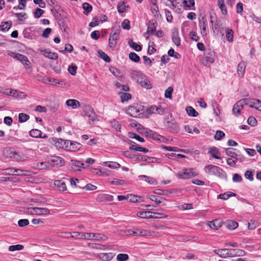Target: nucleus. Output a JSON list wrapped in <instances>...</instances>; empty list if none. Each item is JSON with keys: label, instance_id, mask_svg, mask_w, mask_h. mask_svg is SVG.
Here are the masks:
<instances>
[{"label": "nucleus", "instance_id": "1", "mask_svg": "<svg viewBox=\"0 0 261 261\" xmlns=\"http://www.w3.org/2000/svg\"><path fill=\"white\" fill-rule=\"evenodd\" d=\"M137 216L141 218H161L166 217L167 216L163 213H152L149 211H140L137 213Z\"/></svg>", "mask_w": 261, "mask_h": 261}, {"label": "nucleus", "instance_id": "2", "mask_svg": "<svg viewBox=\"0 0 261 261\" xmlns=\"http://www.w3.org/2000/svg\"><path fill=\"white\" fill-rule=\"evenodd\" d=\"M83 237L84 239L96 241H105L108 239L107 236L99 233L85 232Z\"/></svg>", "mask_w": 261, "mask_h": 261}, {"label": "nucleus", "instance_id": "3", "mask_svg": "<svg viewBox=\"0 0 261 261\" xmlns=\"http://www.w3.org/2000/svg\"><path fill=\"white\" fill-rule=\"evenodd\" d=\"M197 173L193 168H185L177 173V176L181 179H189L197 175Z\"/></svg>", "mask_w": 261, "mask_h": 261}, {"label": "nucleus", "instance_id": "4", "mask_svg": "<svg viewBox=\"0 0 261 261\" xmlns=\"http://www.w3.org/2000/svg\"><path fill=\"white\" fill-rule=\"evenodd\" d=\"M113 33L110 34L109 39V46L111 48H114L117 44V40L119 37L120 29L119 28L114 30L113 29Z\"/></svg>", "mask_w": 261, "mask_h": 261}, {"label": "nucleus", "instance_id": "5", "mask_svg": "<svg viewBox=\"0 0 261 261\" xmlns=\"http://www.w3.org/2000/svg\"><path fill=\"white\" fill-rule=\"evenodd\" d=\"M28 213L31 215H46L50 214V210L45 207H30Z\"/></svg>", "mask_w": 261, "mask_h": 261}, {"label": "nucleus", "instance_id": "6", "mask_svg": "<svg viewBox=\"0 0 261 261\" xmlns=\"http://www.w3.org/2000/svg\"><path fill=\"white\" fill-rule=\"evenodd\" d=\"M243 100L244 105L261 111V101L259 99L244 98Z\"/></svg>", "mask_w": 261, "mask_h": 261}, {"label": "nucleus", "instance_id": "7", "mask_svg": "<svg viewBox=\"0 0 261 261\" xmlns=\"http://www.w3.org/2000/svg\"><path fill=\"white\" fill-rule=\"evenodd\" d=\"M8 55L12 58L16 59L17 60L20 61L25 66H28L30 64V61H29L28 58L24 55L12 51H8Z\"/></svg>", "mask_w": 261, "mask_h": 261}, {"label": "nucleus", "instance_id": "8", "mask_svg": "<svg viewBox=\"0 0 261 261\" xmlns=\"http://www.w3.org/2000/svg\"><path fill=\"white\" fill-rule=\"evenodd\" d=\"M83 111L85 115L89 118V121L94 122L97 118L93 109L90 105H85L83 107Z\"/></svg>", "mask_w": 261, "mask_h": 261}, {"label": "nucleus", "instance_id": "9", "mask_svg": "<svg viewBox=\"0 0 261 261\" xmlns=\"http://www.w3.org/2000/svg\"><path fill=\"white\" fill-rule=\"evenodd\" d=\"M199 25L202 36H206L208 32V29L207 27V21L205 16H202L201 18H199Z\"/></svg>", "mask_w": 261, "mask_h": 261}, {"label": "nucleus", "instance_id": "10", "mask_svg": "<svg viewBox=\"0 0 261 261\" xmlns=\"http://www.w3.org/2000/svg\"><path fill=\"white\" fill-rule=\"evenodd\" d=\"M204 170L205 172L211 175H215L217 176L220 175L221 171L222 170L218 166L208 165L205 167Z\"/></svg>", "mask_w": 261, "mask_h": 261}, {"label": "nucleus", "instance_id": "11", "mask_svg": "<svg viewBox=\"0 0 261 261\" xmlns=\"http://www.w3.org/2000/svg\"><path fill=\"white\" fill-rule=\"evenodd\" d=\"M141 111L136 107L129 106L126 109V112L128 115L132 117H141L142 115Z\"/></svg>", "mask_w": 261, "mask_h": 261}, {"label": "nucleus", "instance_id": "12", "mask_svg": "<svg viewBox=\"0 0 261 261\" xmlns=\"http://www.w3.org/2000/svg\"><path fill=\"white\" fill-rule=\"evenodd\" d=\"M167 127L170 129V130L174 133H177L179 131V127L177 122L174 119H171L170 120H168L166 122Z\"/></svg>", "mask_w": 261, "mask_h": 261}, {"label": "nucleus", "instance_id": "13", "mask_svg": "<svg viewBox=\"0 0 261 261\" xmlns=\"http://www.w3.org/2000/svg\"><path fill=\"white\" fill-rule=\"evenodd\" d=\"M48 162L52 166H62L64 164V161L61 157L52 156L48 159Z\"/></svg>", "mask_w": 261, "mask_h": 261}, {"label": "nucleus", "instance_id": "14", "mask_svg": "<svg viewBox=\"0 0 261 261\" xmlns=\"http://www.w3.org/2000/svg\"><path fill=\"white\" fill-rule=\"evenodd\" d=\"M136 160L138 161H143L145 162H147L148 163H160V160L155 158L153 157H148L146 155H139L137 154V156H136Z\"/></svg>", "mask_w": 261, "mask_h": 261}, {"label": "nucleus", "instance_id": "15", "mask_svg": "<svg viewBox=\"0 0 261 261\" xmlns=\"http://www.w3.org/2000/svg\"><path fill=\"white\" fill-rule=\"evenodd\" d=\"M67 149L71 151H76L82 147V145L77 142L68 140L67 142Z\"/></svg>", "mask_w": 261, "mask_h": 261}, {"label": "nucleus", "instance_id": "16", "mask_svg": "<svg viewBox=\"0 0 261 261\" xmlns=\"http://www.w3.org/2000/svg\"><path fill=\"white\" fill-rule=\"evenodd\" d=\"M114 197L107 194H99L96 197V200L99 202H107L113 201Z\"/></svg>", "mask_w": 261, "mask_h": 261}, {"label": "nucleus", "instance_id": "17", "mask_svg": "<svg viewBox=\"0 0 261 261\" xmlns=\"http://www.w3.org/2000/svg\"><path fill=\"white\" fill-rule=\"evenodd\" d=\"M202 63L205 65L212 64L214 62V53L213 51L210 50L202 59Z\"/></svg>", "mask_w": 261, "mask_h": 261}, {"label": "nucleus", "instance_id": "18", "mask_svg": "<svg viewBox=\"0 0 261 261\" xmlns=\"http://www.w3.org/2000/svg\"><path fill=\"white\" fill-rule=\"evenodd\" d=\"M214 251L215 254H217L222 258L231 257L230 249H217L215 250Z\"/></svg>", "mask_w": 261, "mask_h": 261}, {"label": "nucleus", "instance_id": "19", "mask_svg": "<svg viewBox=\"0 0 261 261\" xmlns=\"http://www.w3.org/2000/svg\"><path fill=\"white\" fill-rule=\"evenodd\" d=\"M245 105L244 103V101L243 99L240 100L238 102H237L232 109V113L233 114L238 115H240L241 113V111L243 108V106Z\"/></svg>", "mask_w": 261, "mask_h": 261}, {"label": "nucleus", "instance_id": "20", "mask_svg": "<svg viewBox=\"0 0 261 261\" xmlns=\"http://www.w3.org/2000/svg\"><path fill=\"white\" fill-rule=\"evenodd\" d=\"M68 140H65L63 139H53L52 143L54 144L56 147L60 148H65L67 149V142Z\"/></svg>", "mask_w": 261, "mask_h": 261}, {"label": "nucleus", "instance_id": "21", "mask_svg": "<svg viewBox=\"0 0 261 261\" xmlns=\"http://www.w3.org/2000/svg\"><path fill=\"white\" fill-rule=\"evenodd\" d=\"M41 53L45 57L51 60H56L58 58V55L57 53L51 52L49 49L41 50Z\"/></svg>", "mask_w": 261, "mask_h": 261}, {"label": "nucleus", "instance_id": "22", "mask_svg": "<svg viewBox=\"0 0 261 261\" xmlns=\"http://www.w3.org/2000/svg\"><path fill=\"white\" fill-rule=\"evenodd\" d=\"M158 23L155 21H151L149 22V25L147 28V32L146 34L153 35L155 32L156 28Z\"/></svg>", "mask_w": 261, "mask_h": 261}, {"label": "nucleus", "instance_id": "23", "mask_svg": "<svg viewBox=\"0 0 261 261\" xmlns=\"http://www.w3.org/2000/svg\"><path fill=\"white\" fill-rule=\"evenodd\" d=\"M54 185L60 191H65L67 190L65 182L61 180H55L54 181Z\"/></svg>", "mask_w": 261, "mask_h": 261}, {"label": "nucleus", "instance_id": "24", "mask_svg": "<svg viewBox=\"0 0 261 261\" xmlns=\"http://www.w3.org/2000/svg\"><path fill=\"white\" fill-rule=\"evenodd\" d=\"M246 67V63L245 62H241L239 63L237 72L240 77H242L244 76Z\"/></svg>", "mask_w": 261, "mask_h": 261}, {"label": "nucleus", "instance_id": "25", "mask_svg": "<svg viewBox=\"0 0 261 261\" xmlns=\"http://www.w3.org/2000/svg\"><path fill=\"white\" fill-rule=\"evenodd\" d=\"M66 105L68 107H71L73 109L80 107V102L78 100L73 99H68L66 101Z\"/></svg>", "mask_w": 261, "mask_h": 261}, {"label": "nucleus", "instance_id": "26", "mask_svg": "<svg viewBox=\"0 0 261 261\" xmlns=\"http://www.w3.org/2000/svg\"><path fill=\"white\" fill-rule=\"evenodd\" d=\"M222 222L220 219H215L211 221L208 223V225L212 229H218L221 226Z\"/></svg>", "mask_w": 261, "mask_h": 261}, {"label": "nucleus", "instance_id": "27", "mask_svg": "<svg viewBox=\"0 0 261 261\" xmlns=\"http://www.w3.org/2000/svg\"><path fill=\"white\" fill-rule=\"evenodd\" d=\"M172 39L173 42L177 46H179L180 44V39L177 30H174L172 32Z\"/></svg>", "mask_w": 261, "mask_h": 261}, {"label": "nucleus", "instance_id": "28", "mask_svg": "<svg viewBox=\"0 0 261 261\" xmlns=\"http://www.w3.org/2000/svg\"><path fill=\"white\" fill-rule=\"evenodd\" d=\"M98 257L103 261H109L113 258L114 255L112 253H102L98 255Z\"/></svg>", "mask_w": 261, "mask_h": 261}, {"label": "nucleus", "instance_id": "29", "mask_svg": "<svg viewBox=\"0 0 261 261\" xmlns=\"http://www.w3.org/2000/svg\"><path fill=\"white\" fill-rule=\"evenodd\" d=\"M230 251L231 257L237 256H241L244 255L245 254V252L243 250L240 249H230Z\"/></svg>", "mask_w": 261, "mask_h": 261}, {"label": "nucleus", "instance_id": "30", "mask_svg": "<svg viewBox=\"0 0 261 261\" xmlns=\"http://www.w3.org/2000/svg\"><path fill=\"white\" fill-rule=\"evenodd\" d=\"M138 177L139 178V179L144 180L150 184L153 185L156 183V179L152 177L144 175H139Z\"/></svg>", "mask_w": 261, "mask_h": 261}, {"label": "nucleus", "instance_id": "31", "mask_svg": "<svg viewBox=\"0 0 261 261\" xmlns=\"http://www.w3.org/2000/svg\"><path fill=\"white\" fill-rule=\"evenodd\" d=\"M14 172H15L14 173V175L15 176H29L30 175L31 173V172L30 171L19 169H16Z\"/></svg>", "mask_w": 261, "mask_h": 261}, {"label": "nucleus", "instance_id": "32", "mask_svg": "<svg viewBox=\"0 0 261 261\" xmlns=\"http://www.w3.org/2000/svg\"><path fill=\"white\" fill-rule=\"evenodd\" d=\"M148 234L147 230L143 229H136L134 230L131 231L129 234H133L135 236H145Z\"/></svg>", "mask_w": 261, "mask_h": 261}, {"label": "nucleus", "instance_id": "33", "mask_svg": "<svg viewBox=\"0 0 261 261\" xmlns=\"http://www.w3.org/2000/svg\"><path fill=\"white\" fill-rule=\"evenodd\" d=\"M12 23L11 21L3 22L0 25V30L2 31H7L12 27Z\"/></svg>", "mask_w": 261, "mask_h": 261}, {"label": "nucleus", "instance_id": "34", "mask_svg": "<svg viewBox=\"0 0 261 261\" xmlns=\"http://www.w3.org/2000/svg\"><path fill=\"white\" fill-rule=\"evenodd\" d=\"M34 168L39 170H44L48 167V164L45 162H36L33 164Z\"/></svg>", "mask_w": 261, "mask_h": 261}, {"label": "nucleus", "instance_id": "35", "mask_svg": "<svg viewBox=\"0 0 261 261\" xmlns=\"http://www.w3.org/2000/svg\"><path fill=\"white\" fill-rule=\"evenodd\" d=\"M129 149L131 150H135L137 151L143 152H148V149L146 148L142 147L139 146L138 145H133L129 147Z\"/></svg>", "mask_w": 261, "mask_h": 261}, {"label": "nucleus", "instance_id": "36", "mask_svg": "<svg viewBox=\"0 0 261 261\" xmlns=\"http://www.w3.org/2000/svg\"><path fill=\"white\" fill-rule=\"evenodd\" d=\"M88 246L92 249L97 250H105L107 248V246L98 243H89Z\"/></svg>", "mask_w": 261, "mask_h": 261}, {"label": "nucleus", "instance_id": "37", "mask_svg": "<svg viewBox=\"0 0 261 261\" xmlns=\"http://www.w3.org/2000/svg\"><path fill=\"white\" fill-rule=\"evenodd\" d=\"M128 6L126 5V3L124 1L120 2L117 5V10L119 13H124L126 10V8Z\"/></svg>", "mask_w": 261, "mask_h": 261}, {"label": "nucleus", "instance_id": "38", "mask_svg": "<svg viewBox=\"0 0 261 261\" xmlns=\"http://www.w3.org/2000/svg\"><path fill=\"white\" fill-rule=\"evenodd\" d=\"M128 44L130 47L137 51H140L142 49L141 46L140 45L137 44L136 42H134L132 39L128 40Z\"/></svg>", "mask_w": 261, "mask_h": 261}, {"label": "nucleus", "instance_id": "39", "mask_svg": "<svg viewBox=\"0 0 261 261\" xmlns=\"http://www.w3.org/2000/svg\"><path fill=\"white\" fill-rule=\"evenodd\" d=\"M186 111L189 116L197 117L198 115V113L192 107H187Z\"/></svg>", "mask_w": 261, "mask_h": 261}, {"label": "nucleus", "instance_id": "40", "mask_svg": "<svg viewBox=\"0 0 261 261\" xmlns=\"http://www.w3.org/2000/svg\"><path fill=\"white\" fill-rule=\"evenodd\" d=\"M208 153L212 155V156L216 159H220V157L218 156L217 154H219L218 149L215 147L210 148L209 149Z\"/></svg>", "mask_w": 261, "mask_h": 261}, {"label": "nucleus", "instance_id": "41", "mask_svg": "<svg viewBox=\"0 0 261 261\" xmlns=\"http://www.w3.org/2000/svg\"><path fill=\"white\" fill-rule=\"evenodd\" d=\"M226 226L229 229L233 230L238 227V223L232 220H228L226 223Z\"/></svg>", "mask_w": 261, "mask_h": 261}, {"label": "nucleus", "instance_id": "42", "mask_svg": "<svg viewBox=\"0 0 261 261\" xmlns=\"http://www.w3.org/2000/svg\"><path fill=\"white\" fill-rule=\"evenodd\" d=\"M236 196V194L235 193H234L233 192H227V193H225L224 194H219L218 196V198H220V199H223V200H227L230 197H231V196Z\"/></svg>", "mask_w": 261, "mask_h": 261}, {"label": "nucleus", "instance_id": "43", "mask_svg": "<svg viewBox=\"0 0 261 261\" xmlns=\"http://www.w3.org/2000/svg\"><path fill=\"white\" fill-rule=\"evenodd\" d=\"M42 132L38 129H33L30 132V135L33 138L41 137Z\"/></svg>", "mask_w": 261, "mask_h": 261}, {"label": "nucleus", "instance_id": "44", "mask_svg": "<svg viewBox=\"0 0 261 261\" xmlns=\"http://www.w3.org/2000/svg\"><path fill=\"white\" fill-rule=\"evenodd\" d=\"M83 8L84 10V13L86 15H88L89 12H90L92 10V6L88 3H84L83 4Z\"/></svg>", "mask_w": 261, "mask_h": 261}, {"label": "nucleus", "instance_id": "45", "mask_svg": "<svg viewBox=\"0 0 261 261\" xmlns=\"http://www.w3.org/2000/svg\"><path fill=\"white\" fill-rule=\"evenodd\" d=\"M71 162H73V166L75 167L74 168V170L80 171L81 168H84V164L81 161L71 160Z\"/></svg>", "mask_w": 261, "mask_h": 261}, {"label": "nucleus", "instance_id": "46", "mask_svg": "<svg viewBox=\"0 0 261 261\" xmlns=\"http://www.w3.org/2000/svg\"><path fill=\"white\" fill-rule=\"evenodd\" d=\"M218 5L219 8L221 9V12L223 15L227 14V9L224 5V0H218Z\"/></svg>", "mask_w": 261, "mask_h": 261}, {"label": "nucleus", "instance_id": "47", "mask_svg": "<svg viewBox=\"0 0 261 261\" xmlns=\"http://www.w3.org/2000/svg\"><path fill=\"white\" fill-rule=\"evenodd\" d=\"M15 16L17 18L19 21H22L25 20L28 16L25 13H16L14 14Z\"/></svg>", "mask_w": 261, "mask_h": 261}, {"label": "nucleus", "instance_id": "48", "mask_svg": "<svg viewBox=\"0 0 261 261\" xmlns=\"http://www.w3.org/2000/svg\"><path fill=\"white\" fill-rule=\"evenodd\" d=\"M85 232H73L70 233L71 236V237L75 238L76 239H84V236Z\"/></svg>", "mask_w": 261, "mask_h": 261}, {"label": "nucleus", "instance_id": "49", "mask_svg": "<svg viewBox=\"0 0 261 261\" xmlns=\"http://www.w3.org/2000/svg\"><path fill=\"white\" fill-rule=\"evenodd\" d=\"M151 10L152 13L153 14L155 17H159V7L157 6L156 4L153 3V5L151 7Z\"/></svg>", "mask_w": 261, "mask_h": 261}, {"label": "nucleus", "instance_id": "50", "mask_svg": "<svg viewBox=\"0 0 261 261\" xmlns=\"http://www.w3.org/2000/svg\"><path fill=\"white\" fill-rule=\"evenodd\" d=\"M30 118V116L24 113H20L18 115V120L20 123L27 121Z\"/></svg>", "mask_w": 261, "mask_h": 261}, {"label": "nucleus", "instance_id": "51", "mask_svg": "<svg viewBox=\"0 0 261 261\" xmlns=\"http://www.w3.org/2000/svg\"><path fill=\"white\" fill-rule=\"evenodd\" d=\"M128 137L130 138L135 139L139 142H144V139L141 137L140 136L137 135V134L134 133H129Z\"/></svg>", "mask_w": 261, "mask_h": 261}, {"label": "nucleus", "instance_id": "52", "mask_svg": "<svg viewBox=\"0 0 261 261\" xmlns=\"http://www.w3.org/2000/svg\"><path fill=\"white\" fill-rule=\"evenodd\" d=\"M140 85L142 87L145 88L147 89H149L152 88L151 84L150 81L146 77L144 79V80L143 81V82H142L140 84Z\"/></svg>", "mask_w": 261, "mask_h": 261}, {"label": "nucleus", "instance_id": "53", "mask_svg": "<svg viewBox=\"0 0 261 261\" xmlns=\"http://www.w3.org/2000/svg\"><path fill=\"white\" fill-rule=\"evenodd\" d=\"M103 164L106 166L112 169H117L120 167V165L117 162H112L111 164H110L108 162H106Z\"/></svg>", "mask_w": 261, "mask_h": 261}, {"label": "nucleus", "instance_id": "54", "mask_svg": "<svg viewBox=\"0 0 261 261\" xmlns=\"http://www.w3.org/2000/svg\"><path fill=\"white\" fill-rule=\"evenodd\" d=\"M129 58L136 63L139 62L140 60L139 56L135 53H130L129 54Z\"/></svg>", "mask_w": 261, "mask_h": 261}, {"label": "nucleus", "instance_id": "55", "mask_svg": "<svg viewBox=\"0 0 261 261\" xmlns=\"http://www.w3.org/2000/svg\"><path fill=\"white\" fill-rule=\"evenodd\" d=\"M128 255L127 254L120 253L117 255L116 258L118 261H126L128 259Z\"/></svg>", "mask_w": 261, "mask_h": 261}, {"label": "nucleus", "instance_id": "56", "mask_svg": "<svg viewBox=\"0 0 261 261\" xmlns=\"http://www.w3.org/2000/svg\"><path fill=\"white\" fill-rule=\"evenodd\" d=\"M23 249V246L22 245H11L9 247V250L10 251H14L16 250H21Z\"/></svg>", "mask_w": 261, "mask_h": 261}, {"label": "nucleus", "instance_id": "57", "mask_svg": "<svg viewBox=\"0 0 261 261\" xmlns=\"http://www.w3.org/2000/svg\"><path fill=\"white\" fill-rule=\"evenodd\" d=\"M4 93L7 95H10L14 97H16V95L17 93V90L12 89H6L4 92Z\"/></svg>", "mask_w": 261, "mask_h": 261}, {"label": "nucleus", "instance_id": "58", "mask_svg": "<svg viewBox=\"0 0 261 261\" xmlns=\"http://www.w3.org/2000/svg\"><path fill=\"white\" fill-rule=\"evenodd\" d=\"M99 56L106 62H110L111 61L110 58L102 50L98 51Z\"/></svg>", "mask_w": 261, "mask_h": 261}, {"label": "nucleus", "instance_id": "59", "mask_svg": "<svg viewBox=\"0 0 261 261\" xmlns=\"http://www.w3.org/2000/svg\"><path fill=\"white\" fill-rule=\"evenodd\" d=\"M140 198H141L140 197L138 196L135 195H133V194H130V195L128 196V199L129 200V201L130 202H140Z\"/></svg>", "mask_w": 261, "mask_h": 261}, {"label": "nucleus", "instance_id": "60", "mask_svg": "<svg viewBox=\"0 0 261 261\" xmlns=\"http://www.w3.org/2000/svg\"><path fill=\"white\" fill-rule=\"evenodd\" d=\"M233 149H234L233 148L226 149L225 153L227 155L231 156L232 158L236 159L237 153L233 151Z\"/></svg>", "mask_w": 261, "mask_h": 261}, {"label": "nucleus", "instance_id": "61", "mask_svg": "<svg viewBox=\"0 0 261 261\" xmlns=\"http://www.w3.org/2000/svg\"><path fill=\"white\" fill-rule=\"evenodd\" d=\"M111 126L117 131H120L121 125L118 121L113 120L111 121Z\"/></svg>", "mask_w": 261, "mask_h": 261}, {"label": "nucleus", "instance_id": "62", "mask_svg": "<svg viewBox=\"0 0 261 261\" xmlns=\"http://www.w3.org/2000/svg\"><path fill=\"white\" fill-rule=\"evenodd\" d=\"M226 37L228 41L232 42L233 41V31L232 30H227L226 33Z\"/></svg>", "mask_w": 261, "mask_h": 261}, {"label": "nucleus", "instance_id": "63", "mask_svg": "<svg viewBox=\"0 0 261 261\" xmlns=\"http://www.w3.org/2000/svg\"><path fill=\"white\" fill-rule=\"evenodd\" d=\"M168 54L170 57H173L175 59H179L180 55L178 53L174 51V50L172 48L169 50Z\"/></svg>", "mask_w": 261, "mask_h": 261}, {"label": "nucleus", "instance_id": "64", "mask_svg": "<svg viewBox=\"0 0 261 261\" xmlns=\"http://www.w3.org/2000/svg\"><path fill=\"white\" fill-rule=\"evenodd\" d=\"M189 37L191 40L194 41H198L199 39V37L197 35V33L195 32L192 31L190 32Z\"/></svg>", "mask_w": 261, "mask_h": 261}]
</instances>
